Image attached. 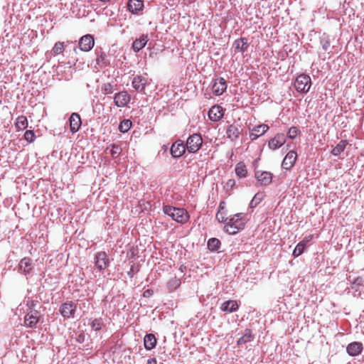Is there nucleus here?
Masks as SVG:
<instances>
[{"instance_id": "obj_1", "label": "nucleus", "mask_w": 364, "mask_h": 364, "mask_svg": "<svg viewBox=\"0 0 364 364\" xmlns=\"http://www.w3.org/2000/svg\"><path fill=\"white\" fill-rule=\"evenodd\" d=\"M246 222L247 215L245 213H240L230 215L224 226V230L230 235H235L244 229Z\"/></svg>"}, {"instance_id": "obj_2", "label": "nucleus", "mask_w": 364, "mask_h": 364, "mask_svg": "<svg viewBox=\"0 0 364 364\" xmlns=\"http://www.w3.org/2000/svg\"><path fill=\"white\" fill-rule=\"evenodd\" d=\"M163 211L166 215L170 216L177 223H184L188 219V213L183 208H175L171 205H165L163 208Z\"/></svg>"}, {"instance_id": "obj_3", "label": "nucleus", "mask_w": 364, "mask_h": 364, "mask_svg": "<svg viewBox=\"0 0 364 364\" xmlns=\"http://www.w3.org/2000/svg\"><path fill=\"white\" fill-rule=\"evenodd\" d=\"M311 85V77L305 74L299 75L294 82V87L296 90L302 93H306L309 92Z\"/></svg>"}, {"instance_id": "obj_4", "label": "nucleus", "mask_w": 364, "mask_h": 364, "mask_svg": "<svg viewBox=\"0 0 364 364\" xmlns=\"http://www.w3.org/2000/svg\"><path fill=\"white\" fill-rule=\"evenodd\" d=\"M203 144V139L199 134H193L191 135L186 141V149L190 153L197 152Z\"/></svg>"}, {"instance_id": "obj_5", "label": "nucleus", "mask_w": 364, "mask_h": 364, "mask_svg": "<svg viewBox=\"0 0 364 364\" xmlns=\"http://www.w3.org/2000/svg\"><path fill=\"white\" fill-rule=\"evenodd\" d=\"M95 265L100 272L104 271L109 267V260L105 252L101 251L95 254Z\"/></svg>"}, {"instance_id": "obj_6", "label": "nucleus", "mask_w": 364, "mask_h": 364, "mask_svg": "<svg viewBox=\"0 0 364 364\" xmlns=\"http://www.w3.org/2000/svg\"><path fill=\"white\" fill-rule=\"evenodd\" d=\"M77 305L73 301H66L61 304L60 312L65 318H74Z\"/></svg>"}, {"instance_id": "obj_7", "label": "nucleus", "mask_w": 364, "mask_h": 364, "mask_svg": "<svg viewBox=\"0 0 364 364\" xmlns=\"http://www.w3.org/2000/svg\"><path fill=\"white\" fill-rule=\"evenodd\" d=\"M78 44L79 48L82 51L88 52L94 47V38L90 34L85 35L81 37Z\"/></svg>"}, {"instance_id": "obj_8", "label": "nucleus", "mask_w": 364, "mask_h": 364, "mask_svg": "<svg viewBox=\"0 0 364 364\" xmlns=\"http://www.w3.org/2000/svg\"><path fill=\"white\" fill-rule=\"evenodd\" d=\"M130 95L125 90L119 92L114 97V105L118 107H124L127 105L130 101Z\"/></svg>"}, {"instance_id": "obj_9", "label": "nucleus", "mask_w": 364, "mask_h": 364, "mask_svg": "<svg viewBox=\"0 0 364 364\" xmlns=\"http://www.w3.org/2000/svg\"><path fill=\"white\" fill-rule=\"evenodd\" d=\"M255 176L259 183L260 186H268L272 181L273 175L269 171H255Z\"/></svg>"}, {"instance_id": "obj_10", "label": "nucleus", "mask_w": 364, "mask_h": 364, "mask_svg": "<svg viewBox=\"0 0 364 364\" xmlns=\"http://www.w3.org/2000/svg\"><path fill=\"white\" fill-rule=\"evenodd\" d=\"M227 82L223 77L216 78L212 85L213 92L217 95H221L227 89Z\"/></svg>"}, {"instance_id": "obj_11", "label": "nucleus", "mask_w": 364, "mask_h": 364, "mask_svg": "<svg viewBox=\"0 0 364 364\" xmlns=\"http://www.w3.org/2000/svg\"><path fill=\"white\" fill-rule=\"evenodd\" d=\"M33 269L32 259L29 257L23 258L18 264V272L25 275L31 273Z\"/></svg>"}, {"instance_id": "obj_12", "label": "nucleus", "mask_w": 364, "mask_h": 364, "mask_svg": "<svg viewBox=\"0 0 364 364\" xmlns=\"http://www.w3.org/2000/svg\"><path fill=\"white\" fill-rule=\"evenodd\" d=\"M95 52L97 55V65L101 68L107 67L109 64V61L106 53L101 48H97Z\"/></svg>"}, {"instance_id": "obj_13", "label": "nucleus", "mask_w": 364, "mask_h": 364, "mask_svg": "<svg viewBox=\"0 0 364 364\" xmlns=\"http://www.w3.org/2000/svg\"><path fill=\"white\" fill-rule=\"evenodd\" d=\"M297 159V154L294 151H289L287 155L285 156L282 166L283 168L286 170L291 169L293 166L294 165Z\"/></svg>"}, {"instance_id": "obj_14", "label": "nucleus", "mask_w": 364, "mask_h": 364, "mask_svg": "<svg viewBox=\"0 0 364 364\" xmlns=\"http://www.w3.org/2000/svg\"><path fill=\"white\" fill-rule=\"evenodd\" d=\"M186 146L183 141H176L171 147V154L173 157L178 158L186 151Z\"/></svg>"}, {"instance_id": "obj_15", "label": "nucleus", "mask_w": 364, "mask_h": 364, "mask_svg": "<svg viewBox=\"0 0 364 364\" xmlns=\"http://www.w3.org/2000/svg\"><path fill=\"white\" fill-rule=\"evenodd\" d=\"M224 114V109L219 105L213 106L208 111V117L213 122H218Z\"/></svg>"}, {"instance_id": "obj_16", "label": "nucleus", "mask_w": 364, "mask_h": 364, "mask_svg": "<svg viewBox=\"0 0 364 364\" xmlns=\"http://www.w3.org/2000/svg\"><path fill=\"white\" fill-rule=\"evenodd\" d=\"M269 129V126L264 124L255 127L250 133L251 141H255L259 136L264 134Z\"/></svg>"}, {"instance_id": "obj_17", "label": "nucleus", "mask_w": 364, "mask_h": 364, "mask_svg": "<svg viewBox=\"0 0 364 364\" xmlns=\"http://www.w3.org/2000/svg\"><path fill=\"white\" fill-rule=\"evenodd\" d=\"M363 349V343L354 341L349 343L346 347V351L350 356H357L361 353Z\"/></svg>"}, {"instance_id": "obj_18", "label": "nucleus", "mask_w": 364, "mask_h": 364, "mask_svg": "<svg viewBox=\"0 0 364 364\" xmlns=\"http://www.w3.org/2000/svg\"><path fill=\"white\" fill-rule=\"evenodd\" d=\"M286 142V136L284 134H277L274 138L269 141V149L275 150L281 147Z\"/></svg>"}, {"instance_id": "obj_19", "label": "nucleus", "mask_w": 364, "mask_h": 364, "mask_svg": "<svg viewBox=\"0 0 364 364\" xmlns=\"http://www.w3.org/2000/svg\"><path fill=\"white\" fill-rule=\"evenodd\" d=\"M70 129L73 133L77 132L81 127L82 122L79 114L73 112L69 119Z\"/></svg>"}, {"instance_id": "obj_20", "label": "nucleus", "mask_w": 364, "mask_h": 364, "mask_svg": "<svg viewBox=\"0 0 364 364\" xmlns=\"http://www.w3.org/2000/svg\"><path fill=\"white\" fill-rule=\"evenodd\" d=\"M128 9L133 14H139L143 10L144 3L142 0H129Z\"/></svg>"}, {"instance_id": "obj_21", "label": "nucleus", "mask_w": 364, "mask_h": 364, "mask_svg": "<svg viewBox=\"0 0 364 364\" xmlns=\"http://www.w3.org/2000/svg\"><path fill=\"white\" fill-rule=\"evenodd\" d=\"M149 41L148 36L143 34L140 38H136L132 43V49L135 53L141 50L147 43Z\"/></svg>"}, {"instance_id": "obj_22", "label": "nucleus", "mask_w": 364, "mask_h": 364, "mask_svg": "<svg viewBox=\"0 0 364 364\" xmlns=\"http://www.w3.org/2000/svg\"><path fill=\"white\" fill-rule=\"evenodd\" d=\"M132 84L136 91L142 92L145 89L146 80L141 75H136L134 77Z\"/></svg>"}, {"instance_id": "obj_23", "label": "nucleus", "mask_w": 364, "mask_h": 364, "mask_svg": "<svg viewBox=\"0 0 364 364\" xmlns=\"http://www.w3.org/2000/svg\"><path fill=\"white\" fill-rule=\"evenodd\" d=\"M239 308V305L237 304L236 301L234 300H228L223 302L221 304L220 309L223 311L232 313L236 311Z\"/></svg>"}, {"instance_id": "obj_24", "label": "nucleus", "mask_w": 364, "mask_h": 364, "mask_svg": "<svg viewBox=\"0 0 364 364\" xmlns=\"http://www.w3.org/2000/svg\"><path fill=\"white\" fill-rule=\"evenodd\" d=\"M157 343V340L155 336L152 333H148L144 336V348L147 350H150L155 348Z\"/></svg>"}, {"instance_id": "obj_25", "label": "nucleus", "mask_w": 364, "mask_h": 364, "mask_svg": "<svg viewBox=\"0 0 364 364\" xmlns=\"http://www.w3.org/2000/svg\"><path fill=\"white\" fill-rule=\"evenodd\" d=\"M226 134L231 141H235L240 134V128L235 124H231L228 127Z\"/></svg>"}, {"instance_id": "obj_26", "label": "nucleus", "mask_w": 364, "mask_h": 364, "mask_svg": "<svg viewBox=\"0 0 364 364\" xmlns=\"http://www.w3.org/2000/svg\"><path fill=\"white\" fill-rule=\"evenodd\" d=\"M235 173L237 177L242 178L247 175V169L244 162H239L235 166Z\"/></svg>"}, {"instance_id": "obj_27", "label": "nucleus", "mask_w": 364, "mask_h": 364, "mask_svg": "<svg viewBox=\"0 0 364 364\" xmlns=\"http://www.w3.org/2000/svg\"><path fill=\"white\" fill-rule=\"evenodd\" d=\"M15 127L17 130H24L28 127V119L24 115L18 116L15 122Z\"/></svg>"}, {"instance_id": "obj_28", "label": "nucleus", "mask_w": 364, "mask_h": 364, "mask_svg": "<svg viewBox=\"0 0 364 364\" xmlns=\"http://www.w3.org/2000/svg\"><path fill=\"white\" fill-rule=\"evenodd\" d=\"M234 45L236 49L239 50L241 52H245L248 47L247 38H240L239 39H237L235 41Z\"/></svg>"}, {"instance_id": "obj_29", "label": "nucleus", "mask_w": 364, "mask_h": 364, "mask_svg": "<svg viewBox=\"0 0 364 364\" xmlns=\"http://www.w3.org/2000/svg\"><path fill=\"white\" fill-rule=\"evenodd\" d=\"M39 321L38 318L36 316H33V314H27L24 318L25 325L30 328H33L36 326L38 322Z\"/></svg>"}, {"instance_id": "obj_30", "label": "nucleus", "mask_w": 364, "mask_h": 364, "mask_svg": "<svg viewBox=\"0 0 364 364\" xmlns=\"http://www.w3.org/2000/svg\"><path fill=\"white\" fill-rule=\"evenodd\" d=\"M252 338H253V336L252 334L251 330L249 328H247V329H245L243 336L237 340V345L245 344V343L251 341L252 340Z\"/></svg>"}, {"instance_id": "obj_31", "label": "nucleus", "mask_w": 364, "mask_h": 364, "mask_svg": "<svg viewBox=\"0 0 364 364\" xmlns=\"http://www.w3.org/2000/svg\"><path fill=\"white\" fill-rule=\"evenodd\" d=\"M348 144V142L346 140H341L331 151V154L333 156H338L341 153H342L346 145Z\"/></svg>"}, {"instance_id": "obj_32", "label": "nucleus", "mask_w": 364, "mask_h": 364, "mask_svg": "<svg viewBox=\"0 0 364 364\" xmlns=\"http://www.w3.org/2000/svg\"><path fill=\"white\" fill-rule=\"evenodd\" d=\"M220 245H221L220 241L215 237L210 238L208 241V248L210 251H218L219 250Z\"/></svg>"}, {"instance_id": "obj_33", "label": "nucleus", "mask_w": 364, "mask_h": 364, "mask_svg": "<svg viewBox=\"0 0 364 364\" xmlns=\"http://www.w3.org/2000/svg\"><path fill=\"white\" fill-rule=\"evenodd\" d=\"M264 197V193L262 192H259L255 195L252 200L250 203V208H255L256 207L260 202L263 200Z\"/></svg>"}, {"instance_id": "obj_34", "label": "nucleus", "mask_w": 364, "mask_h": 364, "mask_svg": "<svg viewBox=\"0 0 364 364\" xmlns=\"http://www.w3.org/2000/svg\"><path fill=\"white\" fill-rule=\"evenodd\" d=\"M132 123L131 120L124 119L119 125V130L122 133L127 132L132 127Z\"/></svg>"}, {"instance_id": "obj_35", "label": "nucleus", "mask_w": 364, "mask_h": 364, "mask_svg": "<svg viewBox=\"0 0 364 364\" xmlns=\"http://www.w3.org/2000/svg\"><path fill=\"white\" fill-rule=\"evenodd\" d=\"M104 325L103 319L102 318H95L90 323V326L92 330L100 331Z\"/></svg>"}, {"instance_id": "obj_36", "label": "nucleus", "mask_w": 364, "mask_h": 364, "mask_svg": "<svg viewBox=\"0 0 364 364\" xmlns=\"http://www.w3.org/2000/svg\"><path fill=\"white\" fill-rule=\"evenodd\" d=\"M64 43L63 42H57L55 43L51 53L53 55H56L62 53L64 51Z\"/></svg>"}, {"instance_id": "obj_37", "label": "nucleus", "mask_w": 364, "mask_h": 364, "mask_svg": "<svg viewBox=\"0 0 364 364\" xmlns=\"http://www.w3.org/2000/svg\"><path fill=\"white\" fill-rule=\"evenodd\" d=\"M320 43L322 46V48L325 51H327L329 49L330 46H331V41H330L329 36L323 34L321 38Z\"/></svg>"}, {"instance_id": "obj_38", "label": "nucleus", "mask_w": 364, "mask_h": 364, "mask_svg": "<svg viewBox=\"0 0 364 364\" xmlns=\"http://www.w3.org/2000/svg\"><path fill=\"white\" fill-rule=\"evenodd\" d=\"M304 248H305V242L301 241L300 242H299L297 244V245L294 248V252H293V255L295 257H299L304 252Z\"/></svg>"}, {"instance_id": "obj_39", "label": "nucleus", "mask_w": 364, "mask_h": 364, "mask_svg": "<svg viewBox=\"0 0 364 364\" xmlns=\"http://www.w3.org/2000/svg\"><path fill=\"white\" fill-rule=\"evenodd\" d=\"M112 149L110 150V154L113 158L118 157L121 152H122V148L119 145H116L114 144H112Z\"/></svg>"}, {"instance_id": "obj_40", "label": "nucleus", "mask_w": 364, "mask_h": 364, "mask_svg": "<svg viewBox=\"0 0 364 364\" xmlns=\"http://www.w3.org/2000/svg\"><path fill=\"white\" fill-rule=\"evenodd\" d=\"M24 139L26 141L31 143L34 141L36 135L33 130H27L24 134Z\"/></svg>"}, {"instance_id": "obj_41", "label": "nucleus", "mask_w": 364, "mask_h": 364, "mask_svg": "<svg viewBox=\"0 0 364 364\" xmlns=\"http://www.w3.org/2000/svg\"><path fill=\"white\" fill-rule=\"evenodd\" d=\"M300 133L299 129L296 127H291L289 128L287 136L290 139H294Z\"/></svg>"}, {"instance_id": "obj_42", "label": "nucleus", "mask_w": 364, "mask_h": 364, "mask_svg": "<svg viewBox=\"0 0 364 364\" xmlns=\"http://www.w3.org/2000/svg\"><path fill=\"white\" fill-rule=\"evenodd\" d=\"M102 91L105 94H112L114 92V89L112 85L110 83H105L102 87Z\"/></svg>"}, {"instance_id": "obj_43", "label": "nucleus", "mask_w": 364, "mask_h": 364, "mask_svg": "<svg viewBox=\"0 0 364 364\" xmlns=\"http://www.w3.org/2000/svg\"><path fill=\"white\" fill-rule=\"evenodd\" d=\"M216 219L219 223H224L226 224L228 220V217H225V213L223 211L218 212L216 214Z\"/></svg>"}, {"instance_id": "obj_44", "label": "nucleus", "mask_w": 364, "mask_h": 364, "mask_svg": "<svg viewBox=\"0 0 364 364\" xmlns=\"http://www.w3.org/2000/svg\"><path fill=\"white\" fill-rule=\"evenodd\" d=\"M353 284L356 286H363V279L360 277H358L353 280Z\"/></svg>"}, {"instance_id": "obj_45", "label": "nucleus", "mask_w": 364, "mask_h": 364, "mask_svg": "<svg viewBox=\"0 0 364 364\" xmlns=\"http://www.w3.org/2000/svg\"><path fill=\"white\" fill-rule=\"evenodd\" d=\"M76 341L82 343L85 339V335L83 333H80L76 337Z\"/></svg>"}, {"instance_id": "obj_46", "label": "nucleus", "mask_w": 364, "mask_h": 364, "mask_svg": "<svg viewBox=\"0 0 364 364\" xmlns=\"http://www.w3.org/2000/svg\"><path fill=\"white\" fill-rule=\"evenodd\" d=\"M235 185V181L234 179H229L225 184L227 188H232Z\"/></svg>"}, {"instance_id": "obj_47", "label": "nucleus", "mask_w": 364, "mask_h": 364, "mask_svg": "<svg viewBox=\"0 0 364 364\" xmlns=\"http://www.w3.org/2000/svg\"><path fill=\"white\" fill-rule=\"evenodd\" d=\"M38 304V301H31L28 304V308L32 310V309H36V305Z\"/></svg>"}, {"instance_id": "obj_48", "label": "nucleus", "mask_w": 364, "mask_h": 364, "mask_svg": "<svg viewBox=\"0 0 364 364\" xmlns=\"http://www.w3.org/2000/svg\"><path fill=\"white\" fill-rule=\"evenodd\" d=\"M28 314H33V316H36V317L39 319L40 318V312L37 309H32Z\"/></svg>"}, {"instance_id": "obj_49", "label": "nucleus", "mask_w": 364, "mask_h": 364, "mask_svg": "<svg viewBox=\"0 0 364 364\" xmlns=\"http://www.w3.org/2000/svg\"><path fill=\"white\" fill-rule=\"evenodd\" d=\"M152 294H153V290H151V289H146V291H144L143 295L145 297H149L150 296L152 295Z\"/></svg>"}, {"instance_id": "obj_50", "label": "nucleus", "mask_w": 364, "mask_h": 364, "mask_svg": "<svg viewBox=\"0 0 364 364\" xmlns=\"http://www.w3.org/2000/svg\"><path fill=\"white\" fill-rule=\"evenodd\" d=\"M134 266L132 265L129 269V271L127 272V274L130 278L134 277Z\"/></svg>"}, {"instance_id": "obj_51", "label": "nucleus", "mask_w": 364, "mask_h": 364, "mask_svg": "<svg viewBox=\"0 0 364 364\" xmlns=\"http://www.w3.org/2000/svg\"><path fill=\"white\" fill-rule=\"evenodd\" d=\"M225 208V203L224 201H221L219 205V209L218 212H223V210Z\"/></svg>"}, {"instance_id": "obj_52", "label": "nucleus", "mask_w": 364, "mask_h": 364, "mask_svg": "<svg viewBox=\"0 0 364 364\" xmlns=\"http://www.w3.org/2000/svg\"><path fill=\"white\" fill-rule=\"evenodd\" d=\"M147 364H157V361H156V358H149L147 360Z\"/></svg>"}, {"instance_id": "obj_53", "label": "nucleus", "mask_w": 364, "mask_h": 364, "mask_svg": "<svg viewBox=\"0 0 364 364\" xmlns=\"http://www.w3.org/2000/svg\"><path fill=\"white\" fill-rule=\"evenodd\" d=\"M312 238V235H309L308 237H306L303 241L305 242V245L309 242Z\"/></svg>"}, {"instance_id": "obj_54", "label": "nucleus", "mask_w": 364, "mask_h": 364, "mask_svg": "<svg viewBox=\"0 0 364 364\" xmlns=\"http://www.w3.org/2000/svg\"><path fill=\"white\" fill-rule=\"evenodd\" d=\"M176 282L177 283L176 287L179 286L180 283L178 281H176Z\"/></svg>"}, {"instance_id": "obj_55", "label": "nucleus", "mask_w": 364, "mask_h": 364, "mask_svg": "<svg viewBox=\"0 0 364 364\" xmlns=\"http://www.w3.org/2000/svg\"><path fill=\"white\" fill-rule=\"evenodd\" d=\"M74 51H75V53H77V49H76V48H74Z\"/></svg>"}]
</instances>
